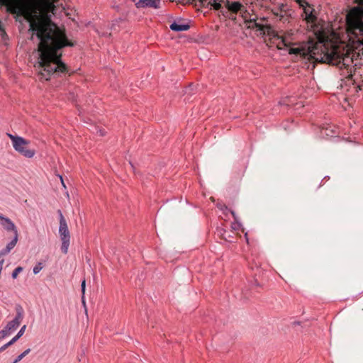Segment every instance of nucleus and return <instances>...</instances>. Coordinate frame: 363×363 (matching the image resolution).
<instances>
[{
    "label": "nucleus",
    "instance_id": "f257e3e1",
    "mask_svg": "<svg viewBox=\"0 0 363 363\" xmlns=\"http://www.w3.org/2000/svg\"><path fill=\"white\" fill-rule=\"evenodd\" d=\"M302 9L301 16L307 28L313 32V40L296 47V62L305 60L307 69L314 62L337 66L346 77H352L355 67L362 64L363 8L354 6L346 15L345 21L335 18L331 22L318 19L313 5L306 0H296Z\"/></svg>",
    "mask_w": 363,
    "mask_h": 363
},
{
    "label": "nucleus",
    "instance_id": "f03ea898",
    "mask_svg": "<svg viewBox=\"0 0 363 363\" xmlns=\"http://www.w3.org/2000/svg\"><path fill=\"white\" fill-rule=\"evenodd\" d=\"M8 10L13 14L24 16L29 23V31L33 32L39 40L38 45L39 74L45 80L51 75H58L68 72V68L62 61V49L72 47L65 30H61L48 17L38 16L33 6H27L18 0H3Z\"/></svg>",
    "mask_w": 363,
    "mask_h": 363
},
{
    "label": "nucleus",
    "instance_id": "7ed1b4c3",
    "mask_svg": "<svg viewBox=\"0 0 363 363\" xmlns=\"http://www.w3.org/2000/svg\"><path fill=\"white\" fill-rule=\"evenodd\" d=\"M271 45L276 46L279 50L286 49L289 54H295V35L292 30L279 34L271 26L267 28L266 34ZM267 41V39L265 38Z\"/></svg>",
    "mask_w": 363,
    "mask_h": 363
},
{
    "label": "nucleus",
    "instance_id": "20e7f679",
    "mask_svg": "<svg viewBox=\"0 0 363 363\" xmlns=\"http://www.w3.org/2000/svg\"><path fill=\"white\" fill-rule=\"evenodd\" d=\"M240 16L243 18L244 23L247 28L254 29L256 28L260 31V35H265L267 28L269 25L264 23L266 21L264 18H259L257 15L254 13L251 6H244V9L241 11Z\"/></svg>",
    "mask_w": 363,
    "mask_h": 363
},
{
    "label": "nucleus",
    "instance_id": "39448f33",
    "mask_svg": "<svg viewBox=\"0 0 363 363\" xmlns=\"http://www.w3.org/2000/svg\"><path fill=\"white\" fill-rule=\"evenodd\" d=\"M12 143L13 149L21 155L26 158H32L35 155V150L30 147V141L23 137L6 133Z\"/></svg>",
    "mask_w": 363,
    "mask_h": 363
},
{
    "label": "nucleus",
    "instance_id": "423d86ee",
    "mask_svg": "<svg viewBox=\"0 0 363 363\" xmlns=\"http://www.w3.org/2000/svg\"><path fill=\"white\" fill-rule=\"evenodd\" d=\"M58 213L60 215L59 234L62 241L61 250L64 254H67L70 242V233L67 221L60 210L58 211Z\"/></svg>",
    "mask_w": 363,
    "mask_h": 363
},
{
    "label": "nucleus",
    "instance_id": "0eeeda50",
    "mask_svg": "<svg viewBox=\"0 0 363 363\" xmlns=\"http://www.w3.org/2000/svg\"><path fill=\"white\" fill-rule=\"evenodd\" d=\"M16 313L17 314L16 318L13 320L9 322L4 328L10 334L20 325L23 318V310L21 306H18L16 308Z\"/></svg>",
    "mask_w": 363,
    "mask_h": 363
},
{
    "label": "nucleus",
    "instance_id": "6e6552de",
    "mask_svg": "<svg viewBox=\"0 0 363 363\" xmlns=\"http://www.w3.org/2000/svg\"><path fill=\"white\" fill-rule=\"evenodd\" d=\"M161 3L160 0H139L135 3L137 8H154L157 9L160 7Z\"/></svg>",
    "mask_w": 363,
    "mask_h": 363
},
{
    "label": "nucleus",
    "instance_id": "1a4fd4ad",
    "mask_svg": "<svg viewBox=\"0 0 363 363\" xmlns=\"http://www.w3.org/2000/svg\"><path fill=\"white\" fill-rule=\"evenodd\" d=\"M0 221L4 228L8 231H13L14 234L18 233L17 229L14 223L9 218L0 215Z\"/></svg>",
    "mask_w": 363,
    "mask_h": 363
},
{
    "label": "nucleus",
    "instance_id": "9d476101",
    "mask_svg": "<svg viewBox=\"0 0 363 363\" xmlns=\"http://www.w3.org/2000/svg\"><path fill=\"white\" fill-rule=\"evenodd\" d=\"M277 16H280L281 19H287V16H291L293 14V11L286 4H281L279 6V13H274Z\"/></svg>",
    "mask_w": 363,
    "mask_h": 363
},
{
    "label": "nucleus",
    "instance_id": "9b49d317",
    "mask_svg": "<svg viewBox=\"0 0 363 363\" xmlns=\"http://www.w3.org/2000/svg\"><path fill=\"white\" fill-rule=\"evenodd\" d=\"M169 27L174 31H185L190 28L188 24H179L176 22L172 23Z\"/></svg>",
    "mask_w": 363,
    "mask_h": 363
},
{
    "label": "nucleus",
    "instance_id": "f8f14e48",
    "mask_svg": "<svg viewBox=\"0 0 363 363\" xmlns=\"http://www.w3.org/2000/svg\"><path fill=\"white\" fill-rule=\"evenodd\" d=\"M18 242V233H16L13 239L6 245V247L11 250L16 245Z\"/></svg>",
    "mask_w": 363,
    "mask_h": 363
},
{
    "label": "nucleus",
    "instance_id": "ddd939ff",
    "mask_svg": "<svg viewBox=\"0 0 363 363\" xmlns=\"http://www.w3.org/2000/svg\"><path fill=\"white\" fill-rule=\"evenodd\" d=\"M30 352V349L26 350L23 353L17 357L15 361L13 363H18L20 362L24 357H26Z\"/></svg>",
    "mask_w": 363,
    "mask_h": 363
},
{
    "label": "nucleus",
    "instance_id": "4468645a",
    "mask_svg": "<svg viewBox=\"0 0 363 363\" xmlns=\"http://www.w3.org/2000/svg\"><path fill=\"white\" fill-rule=\"evenodd\" d=\"M43 268V264L41 262H38L34 267H33V274H38L41 270Z\"/></svg>",
    "mask_w": 363,
    "mask_h": 363
},
{
    "label": "nucleus",
    "instance_id": "2eb2a0df",
    "mask_svg": "<svg viewBox=\"0 0 363 363\" xmlns=\"http://www.w3.org/2000/svg\"><path fill=\"white\" fill-rule=\"evenodd\" d=\"M23 270L22 267H17L12 272V278L16 279L18 274Z\"/></svg>",
    "mask_w": 363,
    "mask_h": 363
},
{
    "label": "nucleus",
    "instance_id": "dca6fc26",
    "mask_svg": "<svg viewBox=\"0 0 363 363\" xmlns=\"http://www.w3.org/2000/svg\"><path fill=\"white\" fill-rule=\"evenodd\" d=\"M85 286H86V281H85V280H84L82 282V302H83L84 304H85V301L84 300V293H85Z\"/></svg>",
    "mask_w": 363,
    "mask_h": 363
},
{
    "label": "nucleus",
    "instance_id": "f3484780",
    "mask_svg": "<svg viewBox=\"0 0 363 363\" xmlns=\"http://www.w3.org/2000/svg\"><path fill=\"white\" fill-rule=\"evenodd\" d=\"M10 333L6 331V330L4 328L1 331H0V339L4 338L7 335H9Z\"/></svg>",
    "mask_w": 363,
    "mask_h": 363
},
{
    "label": "nucleus",
    "instance_id": "a211bd4d",
    "mask_svg": "<svg viewBox=\"0 0 363 363\" xmlns=\"http://www.w3.org/2000/svg\"><path fill=\"white\" fill-rule=\"evenodd\" d=\"M20 338L19 335H16L14 337H13L9 342L8 345H13L14 342H16L18 339Z\"/></svg>",
    "mask_w": 363,
    "mask_h": 363
},
{
    "label": "nucleus",
    "instance_id": "6ab92c4d",
    "mask_svg": "<svg viewBox=\"0 0 363 363\" xmlns=\"http://www.w3.org/2000/svg\"><path fill=\"white\" fill-rule=\"evenodd\" d=\"M26 325H23L21 330L18 331V333H17V335H19V337H21L23 333H25V330H26Z\"/></svg>",
    "mask_w": 363,
    "mask_h": 363
},
{
    "label": "nucleus",
    "instance_id": "aec40b11",
    "mask_svg": "<svg viewBox=\"0 0 363 363\" xmlns=\"http://www.w3.org/2000/svg\"><path fill=\"white\" fill-rule=\"evenodd\" d=\"M218 207L222 211L228 208L227 206L224 204L223 205H218Z\"/></svg>",
    "mask_w": 363,
    "mask_h": 363
},
{
    "label": "nucleus",
    "instance_id": "412c9836",
    "mask_svg": "<svg viewBox=\"0 0 363 363\" xmlns=\"http://www.w3.org/2000/svg\"><path fill=\"white\" fill-rule=\"evenodd\" d=\"M11 345H8V343H6V345H4V346H2L1 348H0V351H3L4 350H6L9 346H10Z\"/></svg>",
    "mask_w": 363,
    "mask_h": 363
},
{
    "label": "nucleus",
    "instance_id": "4be33fe9",
    "mask_svg": "<svg viewBox=\"0 0 363 363\" xmlns=\"http://www.w3.org/2000/svg\"><path fill=\"white\" fill-rule=\"evenodd\" d=\"M60 179H61V182H62V184L64 186H65V184H64V182H63V179H62V177H60Z\"/></svg>",
    "mask_w": 363,
    "mask_h": 363
},
{
    "label": "nucleus",
    "instance_id": "5701e85b",
    "mask_svg": "<svg viewBox=\"0 0 363 363\" xmlns=\"http://www.w3.org/2000/svg\"><path fill=\"white\" fill-rule=\"evenodd\" d=\"M231 214L235 217V213L233 211H230Z\"/></svg>",
    "mask_w": 363,
    "mask_h": 363
},
{
    "label": "nucleus",
    "instance_id": "b1692460",
    "mask_svg": "<svg viewBox=\"0 0 363 363\" xmlns=\"http://www.w3.org/2000/svg\"><path fill=\"white\" fill-rule=\"evenodd\" d=\"M362 1H363V0H359V2H362Z\"/></svg>",
    "mask_w": 363,
    "mask_h": 363
},
{
    "label": "nucleus",
    "instance_id": "393cba45",
    "mask_svg": "<svg viewBox=\"0 0 363 363\" xmlns=\"http://www.w3.org/2000/svg\"><path fill=\"white\" fill-rule=\"evenodd\" d=\"M133 1H135V0H132Z\"/></svg>",
    "mask_w": 363,
    "mask_h": 363
}]
</instances>
